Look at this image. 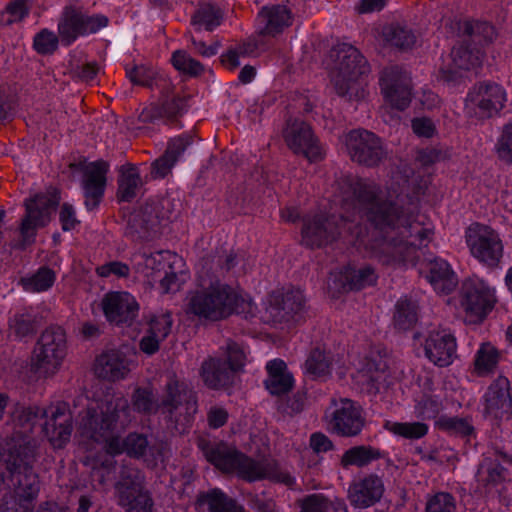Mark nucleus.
<instances>
[{"instance_id": "obj_1", "label": "nucleus", "mask_w": 512, "mask_h": 512, "mask_svg": "<svg viewBox=\"0 0 512 512\" xmlns=\"http://www.w3.org/2000/svg\"><path fill=\"white\" fill-rule=\"evenodd\" d=\"M388 198L384 200L378 184L367 179L341 178L336 182L333 203L340 207L339 218L323 214L303 219L302 243L310 248L332 244L340 237L370 249L383 264L413 261L416 252L426 247L432 230L399 205L402 194L414 190V180L396 172Z\"/></svg>"}, {"instance_id": "obj_2", "label": "nucleus", "mask_w": 512, "mask_h": 512, "mask_svg": "<svg viewBox=\"0 0 512 512\" xmlns=\"http://www.w3.org/2000/svg\"><path fill=\"white\" fill-rule=\"evenodd\" d=\"M79 417L80 444L86 450L98 444L110 455L126 452L129 456L141 457L145 454L148 441L144 435L131 433L121 441L115 434L119 426L124 427L131 421L129 402L121 394H106L103 399L89 402Z\"/></svg>"}, {"instance_id": "obj_3", "label": "nucleus", "mask_w": 512, "mask_h": 512, "mask_svg": "<svg viewBox=\"0 0 512 512\" xmlns=\"http://www.w3.org/2000/svg\"><path fill=\"white\" fill-rule=\"evenodd\" d=\"M255 309L247 293L219 280L202 283L191 290L185 304L187 315L211 322L227 319L233 314L253 315Z\"/></svg>"}, {"instance_id": "obj_4", "label": "nucleus", "mask_w": 512, "mask_h": 512, "mask_svg": "<svg viewBox=\"0 0 512 512\" xmlns=\"http://www.w3.org/2000/svg\"><path fill=\"white\" fill-rule=\"evenodd\" d=\"M205 458L216 468L227 473H236L240 478L253 482L268 479L292 486L294 477L272 458L254 460L224 443L207 446L203 450Z\"/></svg>"}, {"instance_id": "obj_5", "label": "nucleus", "mask_w": 512, "mask_h": 512, "mask_svg": "<svg viewBox=\"0 0 512 512\" xmlns=\"http://www.w3.org/2000/svg\"><path fill=\"white\" fill-rule=\"evenodd\" d=\"M1 460L11 476L13 494L5 495L0 502V512H28L31 502L39 492V480L32 469L34 447L26 442L14 452L10 445L1 448Z\"/></svg>"}, {"instance_id": "obj_6", "label": "nucleus", "mask_w": 512, "mask_h": 512, "mask_svg": "<svg viewBox=\"0 0 512 512\" xmlns=\"http://www.w3.org/2000/svg\"><path fill=\"white\" fill-rule=\"evenodd\" d=\"M330 59V77L337 94L349 99L362 98L364 76L369 67L359 50L349 44H339L330 51Z\"/></svg>"}, {"instance_id": "obj_7", "label": "nucleus", "mask_w": 512, "mask_h": 512, "mask_svg": "<svg viewBox=\"0 0 512 512\" xmlns=\"http://www.w3.org/2000/svg\"><path fill=\"white\" fill-rule=\"evenodd\" d=\"M159 407L165 420L177 432L182 433L197 412V398L184 380L170 374L162 388Z\"/></svg>"}, {"instance_id": "obj_8", "label": "nucleus", "mask_w": 512, "mask_h": 512, "mask_svg": "<svg viewBox=\"0 0 512 512\" xmlns=\"http://www.w3.org/2000/svg\"><path fill=\"white\" fill-rule=\"evenodd\" d=\"M67 355L65 331L59 326L45 329L37 340L30 358V370L39 378L59 372Z\"/></svg>"}, {"instance_id": "obj_9", "label": "nucleus", "mask_w": 512, "mask_h": 512, "mask_svg": "<svg viewBox=\"0 0 512 512\" xmlns=\"http://www.w3.org/2000/svg\"><path fill=\"white\" fill-rule=\"evenodd\" d=\"M497 303L495 288L479 277L466 279L461 288L460 306L469 323H480Z\"/></svg>"}, {"instance_id": "obj_10", "label": "nucleus", "mask_w": 512, "mask_h": 512, "mask_svg": "<svg viewBox=\"0 0 512 512\" xmlns=\"http://www.w3.org/2000/svg\"><path fill=\"white\" fill-rule=\"evenodd\" d=\"M507 92L498 83L484 81L475 84L465 100L467 114L476 119H488L496 116L505 108Z\"/></svg>"}, {"instance_id": "obj_11", "label": "nucleus", "mask_w": 512, "mask_h": 512, "mask_svg": "<svg viewBox=\"0 0 512 512\" xmlns=\"http://www.w3.org/2000/svg\"><path fill=\"white\" fill-rule=\"evenodd\" d=\"M465 238L475 259L489 267L498 265L503 256V243L495 230L486 225L472 224L466 230Z\"/></svg>"}, {"instance_id": "obj_12", "label": "nucleus", "mask_w": 512, "mask_h": 512, "mask_svg": "<svg viewBox=\"0 0 512 512\" xmlns=\"http://www.w3.org/2000/svg\"><path fill=\"white\" fill-rule=\"evenodd\" d=\"M340 141L351 160L359 164L374 167L385 158L380 138L368 130H352L344 134Z\"/></svg>"}, {"instance_id": "obj_13", "label": "nucleus", "mask_w": 512, "mask_h": 512, "mask_svg": "<svg viewBox=\"0 0 512 512\" xmlns=\"http://www.w3.org/2000/svg\"><path fill=\"white\" fill-rule=\"evenodd\" d=\"M283 138L294 154L304 156L309 162L321 161L325 156V150L311 126L302 120H289L283 130Z\"/></svg>"}, {"instance_id": "obj_14", "label": "nucleus", "mask_w": 512, "mask_h": 512, "mask_svg": "<svg viewBox=\"0 0 512 512\" xmlns=\"http://www.w3.org/2000/svg\"><path fill=\"white\" fill-rule=\"evenodd\" d=\"M380 87L385 103L391 108L403 111L412 99L410 77L398 67L383 70Z\"/></svg>"}, {"instance_id": "obj_15", "label": "nucleus", "mask_w": 512, "mask_h": 512, "mask_svg": "<svg viewBox=\"0 0 512 512\" xmlns=\"http://www.w3.org/2000/svg\"><path fill=\"white\" fill-rule=\"evenodd\" d=\"M43 431L55 448H62L72 434V414L66 402L58 401L43 409Z\"/></svg>"}, {"instance_id": "obj_16", "label": "nucleus", "mask_w": 512, "mask_h": 512, "mask_svg": "<svg viewBox=\"0 0 512 512\" xmlns=\"http://www.w3.org/2000/svg\"><path fill=\"white\" fill-rule=\"evenodd\" d=\"M59 200L60 197L55 189L26 200V216L21 224L22 235L29 237L33 235L35 229L47 225Z\"/></svg>"}, {"instance_id": "obj_17", "label": "nucleus", "mask_w": 512, "mask_h": 512, "mask_svg": "<svg viewBox=\"0 0 512 512\" xmlns=\"http://www.w3.org/2000/svg\"><path fill=\"white\" fill-rule=\"evenodd\" d=\"M512 459L504 453L493 452L484 456L475 475L477 490L489 493L494 487L507 480Z\"/></svg>"}, {"instance_id": "obj_18", "label": "nucleus", "mask_w": 512, "mask_h": 512, "mask_svg": "<svg viewBox=\"0 0 512 512\" xmlns=\"http://www.w3.org/2000/svg\"><path fill=\"white\" fill-rule=\"evenodd\" d=\"M329 425L331 430L342 437L359 435L365 425L362 409L350 399H341L331 413Z\"/></svg>"}, {"instance_id": "obj_19", "label": "nucleus", "mask_w": 512, "mask_h": 512, "mask_svg": "<svg viewBox=\"0 0 512 512\" xmlns=\"http://www.w3.org/2000/svg\"><path fill=\"white\" fill-rule=\"evenodd\" d=\"M117 504L126 512H152L154 501L141 482L122 477L115 485Z\"/></svg>"}, {"instance_id": "obj_20", "label": "nucleus", "mask_w": 512, "mask_h": 512, "mask_svg": "<svg viewBox=\"0 0 512 512\" xmlns=\"http://www.w3.org/2000/svg\"><path fill=\"white\" fill-rule=\"evenodd\" d=\"M457 344L454 335L446 329H435L425 339L426 357L436 366L447 367L456 358Z\"/></svg>"}, {"instance_id": "obj_21", "label": "nucleus", "mask_w": 512, "mask_h": 512, "mask_svg": "<svg viewBox=\"0 0 512 512\" xmlns=\"http://www.w3.org/2000/svg\"><path fill=\"white\" fill-rule=\"evenodd\" d=\"M163 85L160 87L163 93L161 104L150 105L144 108L139 114V120L144 123L164 121L172 122L180 116L185 109L184 98L172 95V86L167 79H161Z\"/></svg>"}, {"instance_id": "obj_22", "label": "nucleus", "mask_w": 512, "mask_h": 512, "mask_svg": "<svg viewBox=\"0 0 512 512\" xmlns=\"http://www.w3.org/2000/svg\"><path fill=\"white\" fill-rule=\"evenodd\" d=\"M481 53L479 50H470L465 45L453 47L451 54L443 59L439 68V78L445 82L456 81L462 76L463 71L478 66L481 63Z\"/></svg>"}, {"instance_id": "obj_23", "label": "nucleus", "mask_w": 512, "mask_h": 512, "mask_svg": "<svg viewBox=\"0 0 512 512\" xmlns=\"http://www.w3.org/2000/svg\"><path fill=\"white\" fill-rule=\"evenodd\" d=\"M300 290H276L269 294L266 311L274 322L289 321L304 307Z\"/></svg>"}, {"instance_id": "obj_24", "label": "nucleus", "mask_w": 512, "mask_h": 512, "mask_svg": "<svg viewBox=\"0 0 512 512\" xmlns=\"http://www.w3.org/2000/svg\"><path fill=\"white\" fill-rule=\"evenodd\" d=\"M102 304L106 318L117 325H131L138 316L139 305L128 292L109 293Z\"/></svg>"}, {"instance_id": "obj_25", "label": "nucleus", "mask_w": 512, "mask_h": 512, "mask_svg": "<svg viewBox=\"0 0 512 512\" xmlns=\"http://www.w3.org/2000/svg\"><path fill=\"white\" fill-rule=\"evenodd\" d=\"M109 165L103 160L91 162L83 171L82 188L85 197V206L88 210L95 209L101 202L106 186V174Z\"/></svg>"}, {"instance_id": "obj_26", "label": "nucleus", "mask_w": 512, "mask_h": 512, "mask_svg": "<svg viewBox=\"0 0 512 512\" xmlns=\"http://www.w3.org/2000/svg\"><path fill=\"white\" fill-rule=\"evenodd\" d=\"M384 490V483L380 476L367 474L350 484L348 499L356 508H368L380 501Z\"/></svg>"}, {"instance_id": "obj_27", "label": "nucleus", "mask_w": 512, "mask_h": 512, "mask_svg": "<svg viewBox=\"0 0 512 512\" xmlns=\"http://www.w3.org/2000/svg\"><path fill=\"white\" fill-rule=\"evenodd\" d=\"M377 280V275L371 266L364 265L354 267L348 265L339 272L331 274L329 286L338 292L361 290L367 286L373 285Z\"/></svg>"}, {"instance_id": "obj_28", "label": "nucleus", "mask_w": 512, "mask_h": 512, "mask_svg": "<svg viewBox=\"0 0 512 512\" xmlns=\"http://www.w3.org/2000/svg\"><path fill=\"white\" fill-rule=\"evenodd\" d=\"M173 325L172 315L169 312L153 315L148 321V328L139 341V349L144 354H156L161 343L168 337Z\"/></svg>"}, {"instance_id": "obj_29", "label": "nucleus", "mask_w": 512, "mask_h": 512, "mask_svg": "<svg viewBox=\"0 0 512 512\" xmlns=\"http://www.w3.org/2000/svg\"><path fill=\"white\" fill-rule=\"evenodd\" d=\"M94 372L101 379L118 381L129 374L130 364L122 352L109 350L96 358Z\"/></svg>"}, {"instance_id": "obj_30", "label": "nucleus", "mask_w": 512, "mask_h": 512, "mask_svg": "<svg viewBox=\"0 0 512 512\" xmlns=\"http://www.w3.org/2000/svg\"><path fill=\"white\" fill-rule=\"evenodd\" d=\"M42 408L39 407H17L12 413V420L15 423L16 437L7 441L2 448H7L8 445L16 452L19 449V444L26 442L32 446L26 435L32 431V428L39 417H42Z\"/></svg>"}, {"instance_id": "obj_31", "label": "nucleus", "mask_w": 512, "mask_h": 512, "mask_svg": "<svg viewBox=\"0 0 512 512\" xmlns=\"http://www.w3.org/2000/svg\"><path fill=\"white\" fill-rule=\"evenodd\" d=\"M260 34L276 36L292 24L291 11L283 5L264 7L258 14Z\"/></svg>"}, {"instance_id": "obj_32", "label": "nucleus", "mask_w": 512, "mask_h": 512, "mask_svg": "<svg viewBox=\"0 0 512 512\" xmlns=\"http://www.w3.org/2000/svg\"><path fill=\"white\" fill-rule=\"evenodd\" d=\"M268 376L264 381L266 389L272 395L288 393L294 384L292 374L288 371L286 363L281 359H274L266 364Z\"/></svg>"}, {"instance_id": "obj_33", "label": "nucleus", "mask_w": 512, "mask_h": 512, "mask_svg": "<svg viewBox=\"0 0 512 512\" xmlns=\"http://www.w3.org/2000/svg\"><path fill=\"white\" fill-rule=\"evenodd\" d=\"M200 375L204 384L215 390L229 386L233 380V374L228 369L227 363L218 358L205 360L202 363Z\"/></svg>"}, {"instance_id": "obj_34", "label": "nucleus", "mask_w": 512, "mask_h": 512, "mask_svg": "<svg viewBox=\"0 0 512 512\" xmlns=\"http://www.w3.org/2000/svg\"><path fill=\"white\" fill-rule=\"evenodd\" d=\"M190 143L191 139L187 136L172 139L169 142L164 155L152 163V178H164L168 175L172 167L177 162L179 156L186 150Z\"/></svg>"}, {"instance_id": "obj_35", "label": "nucleus", "mask_w": 512, "mask_h": 512, "mask_svg": "<svg viewBox=\"0 0 512 512\" xmlns=\"http://www.w3.org/2000/svg\"><path fill=\"white\" fill-rule=\"evenodd\" d=\"M428 281L438 293L448 294L457 284L456 277L447 261L435 259L429 264Z\"/></svg>"}, {"instance_id": "obj_36", "label": "nucleus", "mask_w": 512, "mask_h": 512, "mask_svg": "<svg viewBox=\"0 0 512 512\" xmlns=\"http://www.w3.org/2000/svg\"><path fill=\"white\" fill-rule=\"evenodd\" d=\"M197 506L206 507L207 512H245L242 506L218 488L201 493L197 499Z\"/></svg>"}, {"instance_id": "obj_37", "label": "nucleus", "mask_w": 512, "mask_h": 512, "mask_svg": "<svg viewBox=\"0 0 512 512\" xmlns=\"http://www.w3.org/2000/svg\"><path fill=\"white\" fill-rule=\"evenodd\" d=\"M81 9L66 7L58 24V33L66 45H70L79 36H84L82 31Z\"/></svg>"}, {"instance_id": "obj_38", "label": "nucleus", "mask_w": 512, "mask_h": 512, "mask_svg": "<svg viewBox=\"0 0 512 512\" xmlns=\"http://www.w3.org/2000/svg\"><path fill=\"white\" fill-rule=\"evenodd\" d=\"M142 180L137 167L132 164L123 165L118 178L117 197L120 201L129 202L137 195Z\"/></svg>"}, {"instance_id": "obj_39", "label": "nucleus", "mask_w": 512, "mask_h": 512, "mask_svg": "<svg viewBox=\"0 0 512 512\" xmlns=\"http://www.w3.org/2000/svg\"><path fill=\"white\" fill-rule=\"evenodd\" d=\"M382 457L378 448L369 445H358L346 450L340 459V464L344 469L351 466L365 467L373 461Z\"/></svg>"}, {"instance_id": "obj_40", "label": "nucleus", "mask_w": 512, "mask_h": 512, "mask_svg": "<svg viewBox=\"0 0 512 512\" xmlns=\"http://www.w3.org/2000/svg\"><path fill=\"white\" fill-rule=\"evenodd\" d=\"M418 320V305L407 297L400 298L395 305L393 324L401 331L410 330Z\"/></svg>"}, {"instance_id": "obj_41", "label": "nucleus", "mask_w": 512, "mask_h": 512, "mask_svg": "<svg viewBox=\"0 0 512 512\" xmlns=\"http://www.w3.org/2000/svg\"><path fill=\"white\" fill-rule=\"evenodd\" d=\"M222 17L223 15L219 8L205 4L200 6L194 13L191 24L196 32L202 30L212 31L220 25Z\"/></svg>"}, {"instance_id": "obj_42", "label": "nucleus", "mask_w": 512, "mask_h": 512, "mask_svg": "<svg viewBox=\"0 0 512 512\" xmlns=\"http://www.w3.org/2000/svg\"><path fill=\"white\" fill-rule=\"evenodd\" d=\"M439 430L450 435L469 437L474 434L471 418L442 415L436 420Z\"/></svg>"}, {"instance_id": "obj_43", "label": "nucleus", "mask_w": 512, "mask_h": 512, "mask_svg": "<svg viewBox=\"0 0 512 512\" xmlns=\"http://www.w3.org/2000/svg\"><path fill=\"white\" fill-rule=\"evenodd\" d=\"M176 256L169 251H157L151 254H143L141 262L137 264L138 271H141L145 277L154 278L157 272L163 270L166 265H170L171 258Z\"/></svg>"}, {"instance_id": "obj_44", "label": "nucleus", "mask_w": 512, "mask_h": 512, "mask_svg": "<svg viewBox=\"0 0 512 512\" xmlns=\"http://www.w3.org/2000/svg\"><path fill=\"white\" fill-rule=\"evenodd\" d=\"M383 427L388 432L406 439H420L428 433V426L422 422L410 423L387 420Z\"/></svg>"}, {"instance_id": "obj_45", "label": "nucleus", "mask_w": 512, "mask_h": 512, "mask_svg": "<svg viewBox=\"0 0 512 512\" xmlns=\"http://www.w3.org/2000/svg\"><path fill=\"white\" fill-rule=\"evenodd\" d=\"M126 75L135 85L152 87L155 84L158 88L163 85L161 79H165L163 76L157 77L156 72L151 67L143 64L126 67Z\"/></svg>"}, {"instance_id": "obj_46", "label": "nucleus", "mask_w": 512, "mask_h": 512, "mask_svg": "<svg viewBox=\"0 0 512 512\" xmlns=\"http://www.w3.org/2000/svg\"><path fill=\"white\" fill-rule=\"evenodd\" d=\"M56 279L55 272L47 267H41L33 275L21 280L23 288L28 292H42L48 290Z\"/></svg>"}, {"instance_id": "obj_47", "label": "nucleus", "mask_w": 512, "mask_h": 512, "mask_svg": "<svg viewBox=\"0 0 512 512\" xmlns=\"http://www.w3.org/2000/svg\"><path fill=\"white\" fill-rule=\"evenodd\" d=\"M258 49V44L246 41L229 48L221 55L222 64L229 70H235L240 66V58L253 55Z\"/></svg>"}, {"instance_id": "obj_48", "label": "nucleus", "mask_w": 512, "mask_h": 512, "mask_svg": "<svg viewBox=\"0 0 512 512\" xmlns=\"http://www.w3.org/2000/svg\"><path fill=\"white\" fill-rule=\"evenodd\" d=\"M498 360L497 349L490 343H483L475 355V369L479 375H485L496 368Z\"/></svg>"}, {"instance_id": "obj_49", "label": "nucleus", "mask_w": 512, "mask_h": 512, "mask_svg": "<svg viewBox=\"0 0 512 512\" xmlns=\"http://www.w3.org/2000/svg\"><path fill=\"white\" fill-rule=\"evenodd\" d=\"M382 33L387 43L400 49H409L415 43L414 34L401 26H387Z\"/></svg>"}, {"instance_id": "obj_50", "label": "nucleus", "mask_w": 512, "mask_h": 512, "mask_svg": "<svg viewBox=\"0 0 512 512\" xmlns=\"http://www.w3.org/2000/svg\"><path fill=\"white\" fill-rule=\"evenodd\" d=\"M171 62L176 70L189 76H198L204 71V66L185 50L174 51Z\"/></svg>"}, {"instance_id": "obj_51", "label": "nucleus", "mask_w": 512, "mask_h": 512, "mask_svg": "<svg viewBox=\"0 0 512 512\" xmlns=\"http://www.w3.org/2000/svg\"><path fill=\"white\" fill-rule=\"evenodd\" d=\"M331 357L320 349L313 350L305 362L306 371L313 376H324L331 370Z\"/></svg>"}, {"instance_id": "obj_52", "label": "nucleus", "mask_w": 512, "mask_h": 512, "mask_svg": "<svg viewBox=\"0 0 512 512\" xmlns=\"http://www.w3.org/2000/svg\"><path fill=\"white\" fill-rule=\"evenodd\" d=\"M456 498L448 492H437L427 498L425 512H456Z\"/></svg>"}, {"instance_id": "obj_53", "label": "nucleus", "mask_w": 512, "mask_h": 512, "mask_svg": "<svg viewBox=\"0 0 512 512\" xmlns=\"http://www.w3.org/2000/svg\"><path fill=\"white\" fill-rule=\"evenodd\" d=\"M134 410L152 414L160 410L159 401H155L152 391L145 388H137L132 396Z\"/></svg>"}, {"instance_id": "obj_54", "label": "nucleus", "mask_w": 512, "mask_h": 512, "mask_svg": "<svg viewBox=\"0 0 512 512\" xmlns=\"http://www.w3.org/2000/svg\"><path fill=\"white\" fill-rule=\"evenodd\" d=\"M495 151L499 159L512 163V119L502 127L495 144Z\"/></svg>"}, {"instance_id": "obj_55", "label": "nucleus", "mask_w": 512, "mask_h": 512, "mask_svg": "<svg viewBox=\"0 0 512 512\" xmlns=\"http://www.w3.org/2000/svg\"><path fill=\"white\" fill-rule=\"evenodd\" d=\"M33 47L39 54H52L58 47V37L54 32L43 29L35 35Z\"/></svg>"}, {"instance_id": "obj_56", "label": "nucleus", "mask_w": 512, "mask_h": 512, "mask_svg": "<svg viewBox=\"0 0 512 512\" xmlns=\"http://www.w3.org/2000/svg\"><path fill=\"white\" fill-rule=\"evenodd\" d=\"M473 41L479 44H487L496 38L495 28L487 22H475L467 28Z\"/></svg>"}, {"instance_id": "obj_57", "label": "nucleus", "mask_w": 512, "mask_h": 512, "mask_svg": "<svg viewBox=\"0 0 512 512\" xmlns=\"http://www.w3.org/2000/svg\"><path fill=\"white\" fill-rule=\"evenodd\" d=\"M227 357L229 364L228 369L232 374L234 372L242 369L246 362V351L243 346L236 342H228L227 343Z\"/></svg>"}, {"instance_id": "obj_58", "label": "nucleus", "mask_w": 512, "mask_h": 512, "mask_svg": "<svg viewBox=\"0 0 512 512\" xmlns=\"http://www.w3.org/2000/svg\"><path fill=\"white\" fill-rule=\"evenodd\" d=\"M338 501L332 503L322 494H313L302 501L301 508L302 512H328L330 507L335 510Z\"/></svg>"}, {"instance_id": "obj_59", "label": "nucleus", "mask_w": 512, "mask_h": 512, "mask_svg": "<svg viewBox=\"0 0 512 512\" xmlns=\"http://www.w3.org/2000/svg\"><path fill=\"white\" fill-rule=\"evenodd\" d=\"M486 409L489 412L502 409L508 402V394L506 391L491 386L485 394Z\"/></svg>"}, {"instance_id": "obj_60", "label": "nucleus", "mask_w": 512, "mask_h": 512, "mask_svg": "<svg viewBox=\"0 0 512 512\" xmlns=\"http://www.w3.org/2000/svg\"><path fill=\"white\" fill-rule=\"evenodd\" d=\"M10 328L18 337H25L35 330L33 320L28 314H17L10 320Z\"/></svg>"}, {"instance_id": "obj_61", "label": "nucleus", "mask_w": 512, "mask_h": 512, "mask_svg": "<svg viewBox=\"0 0 512 512\" xmlns=\"http://www.w3.org/2000/svg\"><path fill=\"white\" fill-rule=\"evenodd\" d=\"M83 35L96 33L108 25V18L101 14L88 15L81 10Z\"/></svg>"}, {"instance_id": "obj_62", "label": "nucleus", "mask_w": 512, "mask_h": 512, "mask_svg": "<svg viewBox=\"0 0 512 512\" xmlns=\"http://www.w3.org/2000/svg\"><path fill=\"white\" fill-rule=\"evenodd\" d=\"M96 272L100 277H109L111 275L127 277L130 269L129 266L123 262L111 261L97 267Z\"/></svg>"}, {"instance_id": "obj_63", "label": "nucleus", "mask_w": 512, "mask_h": 512, "mask_svg": "<svg viewBox=\"0 0 512 512\" xmlns=\"http://www.w3.org/2000/svg\"><path fill=\"white\" fill-rule=\"evenodd\" d=\"M6 12L9 15L8 22H17L22 20L29 12L27 0H14L7 8Z\"/></svg>"}, {"instance_id": "obj_64", "label": "nucleus", "mask_w": 512, "mask_h": 512, "mask_svg": "<svg viewBox=\"0 0 512 512\" xmlns=\"http://www.w3.org/2000/svg\"><path fill=\"white\" fill-rule=\"evenodd\" d=\"M417 408L423 418L430 419L438 414L441 403L433 397H425L419 402Z\"/></svg>"}]
</instances>
